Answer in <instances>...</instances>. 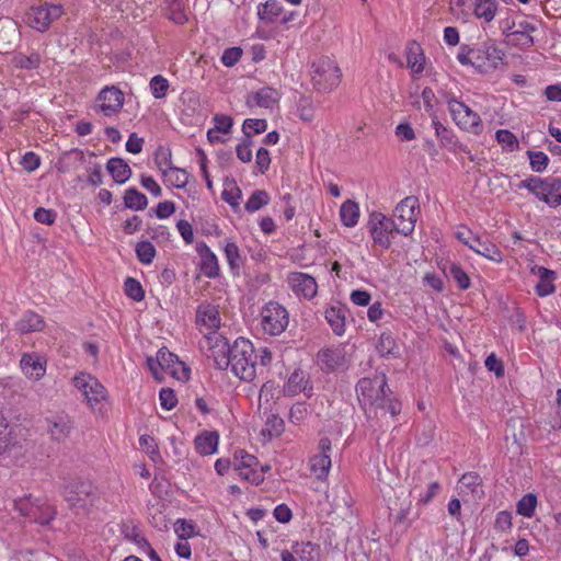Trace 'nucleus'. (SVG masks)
Returning <instances> with one entry per match:
<instances>
[{
  "label": "nucleus",
  "mask_w": 561,
  "mask_h": 561,
  "mask_svg": "<svg viewBox=\"0 0 561 561\" xmlns=\"http://www.w3.org/2000/svg\"><path fill=\"white\" fill-rule=\"evenodd\" d=\"M449 110L453 116L454 122L461 129L478 134L481 129V119L480 116L473 112L469 106L465 103L451 100L449 102Z\"/></svg>",
  "instance_id": "obj_17"
},
{
  "label": "nucleus",
  "mask_w": 561,
  "mask_h": 561,
  "mask_svg": "<svg viewBox=\"0 0 561 561\" xmlns=\"http://www.w3.org/2000/svg\"><path fill=\"white\" fill-rule=\"evenodd\" d=\"M107 170L117 183H125L130 174L131 170L129 165L119 158H112L107 162Z\"/></svg>",
  "instance_id": "obj_40"
},
{
  "label": "nucleus",
  "mask_w": 561,
  "mask_h": 561,
  "mask_svg": "<svg viewBox=\"0 0 561 561\" xmlns=\"http://www.w3.org/2000/svg\"><path fill=\"white\" fill-rule=\"evenodd\" d=\"M138 260L144 264H150L156 256V248L149 241H141L136 245Z\"/></svg>",
  "instance_id": "obj_54"
},
{
  "label": "nucleus",
  "mask_w": 561,
  "mask_h": 561,
  "mask_svg": "<svg viewBox=\"0 0 561 561\" xmlns=\"http://www.w3.org/2000/svg\"><path fill=\"white\" fill-rule=\"evenodd\" d=\"M267 124L265 119H253L248 118L244 121L242 125V130L244 134V137L250 139L261 133H264L266 130Z\"/></svg>",
  "instance_id": "obj_52"
},
{
  "label": "nucleus",
  "mask_w": 561,
  "mask_h": 561,
  "mask_svg": "<svg viewBox=\"0 0 561 561\" xmlns=\"http://www.w3.org/2000/svg\"><path fill=\"white\" fill-rule=\"evenodd\" d=\"M308 415V409L305 403H296L290 408L289 421L296 425L300 424Z\"/></svg>",
  "instance_id": "obj_64"
},
{
  "label": "nucleus",
  "mask_w": 561,
  "mask_h": 561,
  "mask_svg": "<svg viewBox=\"0 0 561 561\" xmlns=\"http://www.w3.org/2000/svg\"><path fill=\"white\" fill-rule=\"evenodd\" d=\"M407 65L415 76H419L424 71L425 56L420 46H412L408 49Z\"/></svg>",
  "instance_id": "obj_41"
},
{
  "label": "nucleus",
  "mask_w": 561,
  "mask_h": 561,
  "mask_svg": "<svg viewBox=\"0 0 561 561\" xmlns=\"http://www.w3.org/2000/svg\"><path fill=\"white\" fill-rule=\"evenodd\" d=\"M367 227L374 243L383 250L391 247L398 233L394 220L379 211L370 214Z\"/></svg>",
  "instance_id": "obj_8"
},
{
  "label": "nucleus",
  "mask_w": 561,
  "mask_h": 561,
  "mask_svg": "<svg viewBox=\"0 0 561 561\" xmlns=\"http://www.w3.org/2000/svg\"><path fill=\"white\" fill-rule=\"evenodd\" d=\"M222 250L231 273L233 275H239L242 266L239 247L234 241L229 239L222 242Z\"/></svg>",
  "instance_id": "obj_33"
},
{
  "label": "nucleus",
  "mask_w": 561,
  "mask_h": 561,
  "mask_svg": "<svg viewBox=\"0 0 561 561\" xmlns=\"http://www.w3.org/2000/svg\"><path fill=\"white\" fill-rule=\"evenodd\" d=\"M312 82L320 91H330L339 85L341 70L332 59L320 58L312 64Z\"/></svg>",
  "instance_id": "obj_10"
},
{
  "label": "nucleus",
  "mask_w": 561,
  "mask_h": 561,
  "mask_svg": "<svg viewBox=\"0 0 561 561\" xmlns=\"http://www.w3.org/2000/svg\"><path fill=\"white\" fill-rule=\"evenodd\" d=\"M284 11V7L278 0H268L257 5V16L264 23L276 22Z\"/></svg>",
  "instance_id": "obj_32"
},
{
  "label": "nucleus",
  "mask_w": 561,
  "mask_h": 561,
  "mask_svg": "<svg viewBox=\"0 0 561 561\" xmlns=\"http://www.w3.org/2000/svg\"><path fill=\"white\" fill-rule=\"evenodd\" d=\"M443 271L447 277L456 283L459 289L467 290L470 287L471 280L459 264L450 263L448 266L445 265Z\"/></svg>",
  "instance_id": "obj_38"
},
{
  "label": "nucleus",
  "mask_w": 561,
  "mask_h": 561,
  "mask_svg": "<svg viewBox=\"0 0 561 561\" xmlns=\"http://www.w3.org/2000/svg\"><path fill=\"white\" fill-rule=\"evenodd\" d=\"M499 7L497 0H473L472 16L482 24H490L495 19Z\"/></svg>",
  "instance_id": "obj_27"
},
{
  "label": "nucleus",
  "mask_w": 561,
  "mask_h": 561,
  "mask_svg": "<svg viewBox=\"0 0 561 561\" xmlns=\"http://www.w3.org/2000/svg\"><path fill=\"white\" fill-rule=\"evenodd\" d=\"M44 325V319L36 312L28 310L15 322V330L21 334H27L43 330Z\"/></svg>",
  "instance_id": "obj_29"
},
{
  "label": "nucleus",
  "mask_w": 561,
  "mask_h": 561,
  "mask_svg": "<svg viewBox=\"0 0 561 561\" xmlns=\"http://www.w3.org/2000/svg\"><path fill=\"white\" fill-rule=\"evenodd\" d=\"M125 103L124 93L115 85L103 88L95 100V111L104 116L117 115Z\"/></svg>",
  "instance_id": "obj_16"
},
{
  "label": "nucleus",
  "mask_w": 561,
  "mask_h": 561,
  "mask_svg": "<svg viewBox=\"0 0 561 561\" xmlns=\"http://www.w3.org/2000/svg\"><path fill=\"white\" fill-rule=\"evenodd\" d=\"M356 392L360 405L367 417L378 419L389 413L392 417L400 413L399 401L389 397L385 375H377L374 378H362L356 386Z\"/></svg>",
  "instance_id": "obj_1"
},
{
  "label": "nucleus",
  "mask_w": 561,
  "mask_h": 561,
  "mask_svg": "<svg viewBox=\"0 0 561 561\" xmlns=\"http://www.w3.org/2000/svg\"><path fill=\"white\" fill-rule=\"evenodd\" d=\"M324 317L336 335L344 334L346 309L343 306H330L325 309Z\"/></svg>",
  "instance_id": "obj_30"
},
{
  "label": "nucleus",
  "mask_w": 561,
  "mask_h": 561,
  "mask_svg": "<svg viewBox=\"0 0 561 561\" xmlns=\"http://www.w3.org/2000/svg\"><path fill=\"white\" fill-rule=\"evenodd\" d=\"M154 161L162 173H164V169L172 168L170 148L165 146H159L154 153Z\"/></svg>",
  "instance_id": "obj_58"
},
{
  "label": "nucleus",
  "mask_w": 561,
  "mask_h": 561,
  "mask_svg": "<svg viewBox=\"0 0 561 561\" xmlns=\"http://www.w3.org/2000/svg\"><path fill=\"white\" fill-rule=\"evenodd\" d=\"M505 53L493 39L473 45L461 44L456 55L457 61L471 67L477 73L489 75L504 65Z\"/></svg>",
  "instance_id": "obj_2"
},
{
  "label": "nucleus",
  "mask_w": 561,
  "mask_h": 561,
  "mask_svg": "<svg viewBox=\"0 0 561 561\" xmlns=\"http://www.w3.org/2000/svg\"><path fill=\"white\" fill-rule=\"evenodd\" d=\"M420 203L415 196H407L393 210V218L398 233L410 236L415 228Z\"/></svg>",
  "instance_id": "obj_9"
},
{
  "label": "nucleus",
  "mask_w": 561,
  "mask_h": 561,
  "mask_svg": "<svg viewBox=\"0 0 561 561\" xmlns=\"http://www.w3.org/2000/svg\"><path fill=\"white\" fill-rule=\"evenodd\" d=\"M65 13L61 4L45 2L37 7H32L26 15L25 23L38 32H45Z\"/></svg>",
  "instance_id": "obj_11"
},
{
  "label": "nucleus",
  "mask_w": 561,
  "mask_h": 561,
  "mask_svg": "<svg viewBox=\"0 0 561 561\" xmlns=\"http://www.w3.org/2000/svg\"><path fill=\"white\" fill-rule=\"evenodd\" d=\"M458 492L460 495H471L473 500H479L484 495L482 480L476 472H467L458 481Z\"/></svg>",
  "instance_id": "obj_25"
},
{
  "label": "nucleus",
  "mask_w": 561,
  "mask_h": 561,
  "mask_svg": "<svg viewBox=\"0 0 561 561\" xmlns=\"http://www.w3.org/2000/svg\"><path fill=\"white\" fill-rule=\"evenodd\" d=\"M195 251L199 257V272L210 279L220 277L221 270L215 252L204 241L196 243Z\"/></svg>",
  "instance_id": "obj_20"
},
{
  "label": "nucleus",
  "mask_w": 561,
  "mask_h": 561,
  "mask_svg": "<svg viewBox=\"0 0 561 561\" xmlns=\"http://www.w3.org/2000/svg\"><path fill=\"white\" fill-rule=\"evenodd\" d=\"M276 393H277V389H276L274 382H271V381L265 382L261 387L260 393H259L260 405H263V404L270 405L274 401Z\"/></svg>",
  "instance_id": "obj_59"
},
{
  "label": "nucleus",
  "mask_w": 561,
  "mask_h": 561,
  "mask_svg": "<svg viewBox=\"0 0 561 561\" xmlns=\"http://www.w3.org/2000/svg\"><path fill=\"white\" fill-rule=\"evenodd\" d=\"M512 513L508 511H501L496 514L494 527L497 531L505 533L512 528Z\"/></svg>",
  "instance_id": "obj_63"
},
{
  "label": "nucleus",
  "mask_w": 561,
  "mask_h": 561,
  "mask_svg": "<svg viewBox=\"0 0 561 561\" xmlns=\"http://www.w3.org/2000/svg\"><path fill=\"white\" fill-rule=\"evenodd\" d=\"M165 15L175 24H184L187 21L184 0H163Z\"/></svg>",
  "instance_id": "obj_35"
},
{
  "label": "nucleus",
  "mask_w": 561,
  "mask_h": 561,
  "mask_svg": "<svg viewBox=\"0 0 561 561\" xmlns=\"http://www.w3.org/2000/svg\"><path fill=\"white\" fill-rule=\"evenodd\" d=\"M221 198L237 211L240 208L242 192L234 181H227L221 193Z\"/></svg>",
  "instance_id": "obj_43"
},
{
  "label": "nucleus",
  "mask_w": 561,
  "mask_h": 561,
  "mask_svg": "<svg viewBox=\"0 0 561 561\" xmlns=\"http://www.w3.org/2000/svg\"><path fill=\"white\" fill-rule=\"evenodd\" d=\"M420 478L413 476L412 485L410 494H415L417 496V501L421 504H427L433 497H435L440 491V484L436 481L428 483L427 489L425 491L420 490L419 482Z\"/></svg>",
  "instance_id": "obj_34"
},
{
  "label": "nucleus",
  "mask_w": 561,
  "mask_h": 561,
  "mask_svg": "<svg viewBox=\"0 0 561 561\" xmlns=\"http://www.w3.org/2000/svg\"><path fill=\"white\" fill-rule=\"evenodd\" d=\"M46 358L38 353H24L20 366L24 375L33 380H39L46 373Z\"/></svg>",
  "instance_id": "obj_24"
},
{
  "label": "nucleus",
  "mask_w": 561,
  "mask_h": 561,
  "mask_svg": "<svg viewBox=\"0 0 561 561\" xmlns=\"http://www.w3.org/2000/svg\"><path fill=\"white\" fill-rule=\"evenodd\" d=\"M242 54L240 47H230L224 50L220 60L224 66L233 67L241 59Z\"/></svg>",
  "instance_id": "obj_62"
},
{
  "label": "nucleus",
  "mask_w": 561,
  "mask_h": 561,
  "mask_svg": "<svg viewBox=\"0 0 561 561\" xmlns=\"http://www.w3.org/2000/svg\"><path fill=\"white\" fill-rule=\"evenodd\" d=\"M536 506L537 496L533 493H527L517 502L516 512L526 518H531L535 514Z\"/></svg>",
  "instance_id": "obj_50"
},
{
  "label": "nucleus",
  "mask_w": 561,
  "mask_h": 561,
  "mask_svg": "<svg viewBox=\"0 0 561 561\" xmlns=\"http://www.w3.org/2000/svg\"><path fill=\"white\" fill-rule=\"evenodd\" d=\"M65 501L72 508H85L96 500L94 486L89 481L71 480L67 482L62 491Z\"/></svg>",
  "instance_id": "obj_12"
},
{
  "label": "nucleus",
  "mask_w": 561,
  "mask_h": 561,
  "mask_svg": "<svg viewBox=\"0 0 561 561\" xmlns=\"http://www.w3.org/2000/svg\"><path fill=\"white\" fill-rule=\"evenodd\" d=\"M378 350L382 356L394 355L398 351L394 339L390 334H381L379 339Z\"/></svg>",
  "instance_id": "obj_61"
},
{
  "label": "nucleus",
  "mask_w": 561,
  "mask_h": 561,
  "mask_svg": "<svg viewBox=\"0 0 561 561\" xmlns=\"http://www.w3.org/2000/svg\"><path fill=\"white\" fill-rule=\"evenodd\" d=\"M295 554L299 561H317L319 557V549L311 542H301L294 549Z\"/></svg>",
  "instance_id": "obj_51"
},
{
  "label": "nucleus",
  "mask_w": 561,
  "mask_h": 561,
  "mask_svg": "<svg viewBox=\"0 0 561 561\" xmlns=\"http://www.w3.org/2000/svg\"><path fill=\"white\" fill-rule=\"evenodd\" d=\"M71 428V421L67 416L58 415L46 420V430L55 440L67 438Z\"/></svg>",
  "instance_id": "obj_28"
},
{
  "label": "nucleus",
  "mask_w": 561,
  "mask_h": 561,
  "mask_svg": "<svg viewBox=\"0 0 561 561\" xmlns=\"http://www.w3.org/2000/svg\"><path fill=\"white\" fill-rule=\"evenodd\" d=\"M214 128L207 131V140H218L214 137V133L228 134L232 127V118L228 115L217 114L213 118Z\"/></svg>",
  "instance_id": "obj_48"
},
{
  "label": "nucleus",
  "mask_w": 561,
  "mask_h": 561,
  "mask_svg": "<svg viewBox=\"0 0 561 561\" xmlns=\"http://www.w3.org/2000/svg\"><path fill=\"white\" fill-rule=\"evenodd\" d=\"M162 409L170 411L176 407L178 398L171 388H162L159 392Z\"/></svg>",
  "instance_id": "obj_60"
},
{
  "label": "nucleus",
  "mask_w": 561,
  "mask_h": 561,
  "mask_svg": "<svg viewBox=\"0 0 561 561\" xmlns=\"http://www.w3.org/2000/svg\"><path fill=\"white\" fill-rule=\"evenodd\" d=\"M359 206L352 199L345 201L340 207V218L345 227H355L359 219Z\"/></svg>",
  "instance_id": "obj_37"
},
{
  "label": "nucleus",
  "mask_w": 561,
  "mask_h": 561,
  "mask_svg": "<svg viewBox=\"0 0 561 561\" xmlns=\"http://www.w3.org/2000/svg\"><path fill=\"white\" fill-rule=\"evenodd\" d=\"M318 453L310 458V470L318 480H325L331 466L332 444L330 438L322 437L318 444Z\"/></svg>",
  "instance_id": "obj_19"
},
{
  "label": "nucleus",
  "mask_w": 561,
  "mask_h": 561,
  "mask_svg": "<svg viewBox=\"0 0 561 561\" xmlns=\"http://www.w3.org/2000/svg\"><path fill=\"white\" fill-rule=\"evenodd\" d=\"M201 348L205 352L208 358H213L216 367L225 369L229 367V354L231 346L218 332H207L204 340L201 342Z\"/></svg>",
  "instance_id": "obj_13"
},
{
  "label": "nucleus",
  "mask_w": 561,
  "mask_h": 561,
  "mask_svg": "<svg viewBox=\"0 0 561 561\" xmlns=\"http://www.w3.org/2000/svg\"><path fill=\"white\" fill-rule=\"evenodd\" d=\"M527 156L529 159L530 168L534 172H543L549 163V158L542 151L528 150Z\"/></svg>",
  "instance_id": "obj_53"
},
{
  "label": "nucleus",
  "mask_w": 561,
  "mask_h": 561,
  "mask_svg": "<svg viewBox=\"0 0 561 561\" xmlns=\"http://www.w3.org/2000/svg\"><path fill=\"white\" fill-rule=\"evenodd\" d=\"M162 174L164 176L165 183L178 188L184 187L188 181L187 172L175 167L164 169V173Z\"/></svg>",
  "instance_id": "obj_46"
},
{
  "label": "nucleus",
  "mask_w": 561,
  "mask_h": 561,
  "mask_svg": "<svg viewBox=\"0 0 561 561\" xmlns=\"http://www.w3.org/2000/svg\"><path fill=\"white\" fill-rule=\"evenodd\" d=\"M308 380L305 377L304 371L297 369L289 376L287 382L284 386V393L287 396H296L300 392H306Z\"/></svg>",
  "instance_id": "obj_39"
},
{
  "label": "nucleus",
  "mask_w": 561,
  "mask_h": 561,
  "mask_svg": "<svg viewBox=\"0 0 561 561\" xmlns=\"http://www.w3.org/2000/svg\"><path fill=\"white\" fill-rule=\"evenodd\" d=\"M321 369L331 373L347 366L346 352L342 346L323 348L317 355Z\"/></svg>",
  "instance_id": "obj_22"
},
{
  "label": "nucleus",
  "mask_w": 561,
  "mask_h": 561,
  "mask_svg": "<svg viewBox=\"0 0 561 561\" xmlns=\"http://www.w3.org/2000/svg\"><path fill=\"white\" fill-rule=\"evenodd\" d=\"M260 462L253 455L248 454L243 449L234 451L233 469L239 477L252 484L259 485L263 482V471L259 470Z\"/></svg>",
  "instance_id": "obj_14"
},
{
  "label": "nucleus",
  "mask_w": 561,
  "mask_h": 561,
  "mask_svg": "<svg viewBox=\"0 0 561 561\" xmlns=\"http://www.w3.org/2000/svg\"><path fill=\"white\" fill-rule=\"evenodd\" d=\"M18 507L22 515L43 526L49 524L56 514L54 506L42 500L22 501L18 503Z\"/></svg>",
  "instance_id": "obj_18"
},
{
  "label": "nucleus",
  "mask_w": 561,
  "mask_h": 561,
  "mask_svg": "<svg viewBox=\"0 0 561 561\" xmlns=\"http://www.w3.org/2000/svg\"><path fill=\"white\" fill-rule=\"evenodd\" d=\"M125 206L134 210H142L148 205V199L145 194L136 188H128L124 196Z\"/></svg>",
  "instance_id": "obj_47"
},
{
  "label": "nucleus",
  "mask_w": 561,
  "mask_h": 561,
  "mask_svg": "<svg viewBox=\"0 0 561 561\" xmlns=\"http://www.w3.org/2000/svg\"><path fill=\"white\" fill-rule=\"evenodd\" d=\"M537 273L539 276V282L536 285V294L540 297L551 295L556 290V286L553 284V280L556 278L554 272L546 267H538Z\"/></svg>",
  "instance_id": "obj_36"
},
{
  "label": "nucleus",
  "mask_w": 561,
  "mask_h": 561,
  "mask_svg": "<svg viewBox=\"0 0 561 561\" xmlns=\"http://www.w3.org/2000/svg\"><path fill=\"white\" fill-rule=\"evenodd\" d=\"M147 366L158 381L163 380V373H169L181 381H186L190 378V369L167 348H160L156 358L148 357Z\"/></svg>",
  "instance_id": "obj_6"
},
{
  "label": "nucleus",
  "mask_w": 561,
  "mask_h": 561,
  "mask_svg": "<svg viewBox=\"0 0 561 561\" xmlns=\"http://www.w3.org/2000/svg\"><path fill=\"white\" fill-rule=\"evenodd\" d=\"M537 31V21L524 15L520 22L515 24L514 32L506 34V43L518 49L527 50L534 45V33Z\"/></svg>",
  "instance_id": "obj_15"
},
{
  "label": "nucleus",
  "mask_w": 561,
  "mask_h": 561,
  "mask_svg": "<svg viewBox=\"0 0 561 561\" xmlns=\"http://www.w3.org/2000/svg\"><path fill=\"white\" fill-rule=\"evenodd\" d=\"M451 13L463 22L469 21L473 12V0H450Z\"/></svg>",
  "instance_id": "obj_44"
},
{
  "label": "nucleus",
  "mask_w": 561,
  "mask_h": 561,
  "mask_svg": "<svg viewBox=\"0 0 561 561\" xmlns=\"http://www.w3.org/2000/svg\"><path fill=\"white\" fill-rule=\"evenodd\" d=\"M289 313L287 309L277 301H268L260 312V325L265 334L271 336L280 335L288 327Z\"/></svg>",
  "instance_id": "obj_7"
},
{
  "label": "nucleus",
  "mask_w": 561,
  "mask_h": 561,
  "mask_svg": "<svg viewBox=\"0 0 561 561\" xmlns=\"http://www.w3.org/2000/svg\"><path fill=\"white\" fill-rule=\"evenodd\" d=\"M219 435L217 432H204L195 437V449L198 454L207 456L217 451Z\"/></svg>",
  "instance_id": "obj_31"
},
{
  "label": "nucleus",
  "mask_w": 561,
  "mask_h": 561,
  "mask_svg": "<svg viewBox=\"0 0 561 561\" xmlns=\"http://www.w3.org/2000/svg\"><path fill=\"white\" fill-rule=\"evenodd\" d=\"M196 324L204 334L218 332L221 324L218 307L211 304H201L196 310Z\"/></svg>",
  "instance_id": "obj_23"
},
{
  "label": "nucleus",
  "mask_w": 561,
  "mask_h": 561,
  "mask_svg": "<svg viewBox=\"0 0 561 561\" xmlns=\"http://www.w3.org/2000/svg\"><path fill=\"white\" fill-rule=\"evenodd\" d=\"M271 201L268 193L264 190H255L247 201L244 208L248 213H255Z\"/></svg>",
  "instance_id": "obj_49"
},
{
  "label": "nucleus",
  "mask_w": 561,
  "mask_h": 561,
  "mask_svg": "<svg viewBox=\"0 0 561 561\" xmlns=\"http://www.w3.org/2000/svg\"><path fill=\"white\" fill-rule=\"evenodd\" d=\"M149 87L152 95L156 99H162L167 95L169 81L164 77L157 75L151 78Z\"/></svg>",
  "instance_id": "obj_55"
},
{
  "label": "nucleus",
  "mask_w": 561,
  "mask_h": 561,
  "mask_svg": "<svg viewBox=\"0 0 561 561\" xmlns=\"http://www.w3.org/2000/svg\"><path fill=\"white\" fill-rule=\"evenodd\" d=\"M469 249L477 254L496 263L502 262L503 260L502 252L493 242L488 239H482L477 234L476 237H472Z\"/></svg>",
  "instance_id": "obj_26"
},
{
  "label": "nucleus",
  "mask_w": 561,
  "mask_h": 561,
  "mask_svg": "<svg viewBox=\"0 0 561 561\" xmlns=\"http://www.w3.org/2000/svg\"><path fill=\"white\" fill-rule=\"evenodd\" d=\"M174 533L180 540H186L195 535V525L186 519H178L174 524Z\"/></svg>",
  "instance_id": "obj_56"
},
{
  "label": "nucleus",
  "mask_w": 561,
  "mask_h": 561,
  "mask_svg": "<svg viewBox=\"0 0 561 561\" xmlns=\"http://www.w3.org/2000/svg\"><path fill=\"white\" fill-rule=\"evenodd\" d=\"M73 385L82 394L88 407L93 411L101 413L108 399L107 390L100 380L88 373H79L73 379Z\"/></svg>",
  "instance_id": "obj_5"
},
{
  "label": "nucleus",
  "mask_w": 561,
  "mask_h": 561,
  "mask_svg": "<svg viewBox=\"0 0 561 561\" xmlns=\"http://www.w3.org/2000/svg\"><path fill=\"white\" fill-rule=\"evenodd\" d=\"M12 64L14 67L25 70L36 69L41 64V56L32 51L28 55L23 53H18L12 58Z\"/></svg>",
  "instance_id": "obj_45"
},
{
  "label": "nucleus",
  "mask_w": 561,
  "mask_h": 561,
  "mask_svg": "<svg viewBox=\"0 0 561 561\" xmlns=\"http://www.w3.org/2000/svg\"><path fill=\"white\" fill-rule=\"evenodd\" d=\"M125 293L135 301H140L145 297V293L140 283L133 277H127L125 280Z\"/></svg>",
  "instance_id": "obj_57"
},
{
  "label": "nucleus",
  "mask_w": 561,
  "mask_h": 561,
  "mask_svg": "<svg viewBox=\"0 0 561 561\" xmlns=\"http://www.w3.org/2000/svg\"><path fill=\"white\" fill-rule=\"evenodd\" d=\"M517 188H525L539 201L551 208L561 205V178H539L530 175L517 184Z\"/></svg>",
  "instance_id": "obj_4"
},
{
  "label": "nucleus",
  "mask_w": 561,
  "mask_h": 561,
  "mask_svg": "<svg viewBox=\"0 0 561 561\" xmlns=\"http://www.w3.org/2000/svg\"><path fill=\"white\" fill-rule=\"evenodd\" d=\"M229 366L231 371L243 381H251L256 376V358L253 344L244 337H238L231 345Z\"/></svg>",
  "instance_id": "obj_3"
},
{
  "label": "nucleus",
  "mask_w": 561,
  "mask_h": 561,
  "mask_svg": "<svg viewBox=\"0 0 561 561\" xmlns=\"http://www.w3.org/2000/svg\"><path fill=\"white\" fill-rule=\"evenodd\" d=\"M279 100V93L276 89H273L271 87H264L260 89L255 94L253 95L254 103L264 108H271L273 107Z\"/></svg>",
  "instance_id": "obj_42"
},
{
  "label": "nucleus",
  "mask_w": 561,
  "mask_h": 561,
  "mask_svg": "<svg viewBox=\"0 0 561 561\" xmlns=\"http://www.w3.org/2000/svg\"><path fill=\"white\" fill-rule=\"evenodd\" d=\"M287 284L293 293L299 298L310 300L317 295V282L309 274L291 272L287 275Z\"/></svg>",
  "instance_id": "obj_21"
}]
</instances>
